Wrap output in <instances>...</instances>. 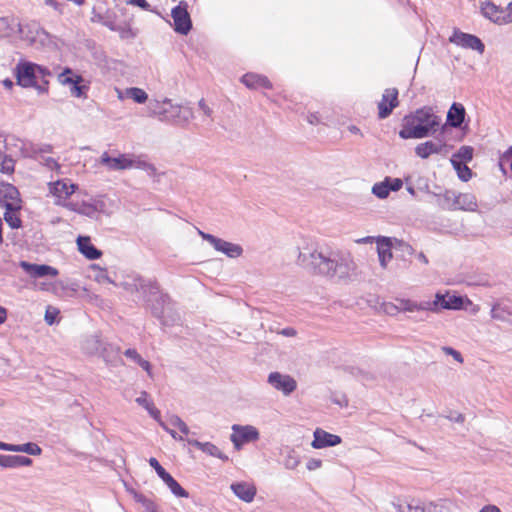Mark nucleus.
<instances>
[{
	"label": "nucleus",
	"instance_id": "obj_33",
	"mask_svg": "<svg viewBox=\"0 0 512 512\" xmlns=\"http://www.w3.org/2000/svg\"><path fill=\"white\" fill-rule=\"evenodd\" d=\"M4 451L9 452H22L33 456H38L42 453L40 446L33 442L25 444H8L4 442Z\"/></svg>",
	"mask_w": 512,
	"mask_h": 512
},
{
	"label": "nucleus",
	"instance_id": "obj_26",
	"mask_svg": "<svg viewBox=\"0 0 512 512\" xmlns=\"http://www.w3.org/2000/svg\"><path fill=\"white\" fill-rule=\"evenodd\" d=\"M446 145L440 142L426 141L415 147V154L421 159H427L432 154H442Z\"/></svg>",
	"mask_w": 512,
	"mask_h": 512
},
{
	"label": "nucleus",
	"instance_id": "obj_15",
	"mask_svg": "<svg viewBox=\"0 0 512 512\" xmlns=\"http://www.w3.org/2000/svg\"><path fill=\"white\" fill-rule=\"evenodd\" d=\"M58 80L63 85H71L70 92L72 96L77 98L86 97L88 87L86 85H81L83 82L82 76L74 75L70 68H66L61 74H59Z\"/></svg>",
	"mask_w": 512,
	"mask_h": 512
},
{
	"label": "nucleus",
	"instance_id": "obj_10",
	"mask_svg": "<svg viewBox=\"0 0 512 512\" xmlns=\"http://www.w3.org/2000/svg\"><path fill=\"white\" fill-rule=\"evenodd\" d=\"M174 30L181 35H187L192 29V21L188 12V4L180 1L171 11Z\"/></svg>",
	"mask_w": 512,
	"mask_h": 512
},
{
	"label": "nucleus",
	"instance_id": "obj_49",
	"mask_svg": "<svg viewBox=\"0 0 512 512\" xmlns=\"http://www.w3.org/2000/svg\"><path fill=\"white\" fill-rule=\"evenodd\" d=\"M159 425L168 432L175 440L182 441L184 440L183 436L178 435L172 426L169 424V418L166 421H159Z\"/></svg>",
	"mask_w": 512,
	"mask_h": 512
},
{
	"label": "nucleus",
	"instance_id": "obj_2",
	"mask_svg": "<svg viewBox=\"0 0 512 512\" xmlns=\"http://www.w3.org/2000/svg\"><path fill=\"white\" fill-rule=\"evenodd\" d=\"M441 125V117L430 106H424L404 116L399 136L402 139H422L434 134Z\"/></svg>",
	"mask_w": 512,
	"mask_h": 512
},
{
	"label": "nucleus",
	"instance_id": "obj_37",
	"mask_svg": "<svg viewBox=\"0 0 512 512\" xmlns=\"http://www.w3.org/2000/svg\"><path fill=\"white\" fill-rule=\"evenodd\" d=\"M102 342L97 335L88 337L83 343V350L89 355H95L100 352Z\"/></svg>",
	"mask_w": 512,
	"mask_h": 512
},
{
	"label": "nucleus",
	"instance_id": "obj_1",
	"mask_svg": "<svg viewBox=\"0 0 512 512\" xmlns=\"http://www.w3.org/2000/svg\"><path fill=\"white\" fill-rule=\"evenodd\" d=\"M297 263L330 279L348 280L357 271L350 253L333 250L328 246L317 247L313 243L298 247Z\"/></svg>",
	"mask_w": 512,
	"mask_h": 512
},
{
	"label": "nucleus",
	"instance_id": "obj_29",
	"mask_svg": "<svg viewBox=\"0 0 512 512\" xmlns=\"http://www.w3.org/2000/svg\"><path fill=\"white\" fill-rule=\"evenodd\" d=\"M79 251L89 260H96L102 253L91 243L89 237L79 236L77 239Z\"/></svg>",
	"mask_w": 512,
	"mask_h": 512
},
{
	"label": "nucleus",
	"instance_id": "obj_22",
	"mask_svg": "<svg viewBox=\"0 0 512 512\" xmlns=\"http://www.w3.org/2000/svg\"><path fill=\"white\" fill-rule=\"evenodd\" d=\"M19 266L33 278H41L45 276L56 277L58 270L52 266L46 264H32L27 261H21Z\"/></svg>",
	"mask_w": 512,
	"mask_h": 512
},
{
	"label": "nucleus",
	"instance_id": "obj_21",
	"mask_svg": "<svg viewBox=\"0 0 512 512\" xmlns=\"http://www.w3.org/2000/svg\"><path fill=\"white\" fill-rule=\"evenodd\" d=\"M314 439L311 442V446L314 449H322L326 447H333L339 445L342 442L340 436L331 434L321 428H317L314 431Z\"/></svg>",
	"mask_w": 512,
	"mask_h": 512
},
{
	"label": "nucleus",
	"instance_id": "obj_36",
	"mask_svg": "<svg viewBox=\"0 0 512 512\" xmlns=\"http://www.w3.org/2000/svg\"><path fill=\"white\" fill-rule=\"evenodd\" d=\"M131 495L133 496V499L142 505L144 511L143 512H159L158 507L156 503L147 498L145 495L135 491L134 489L130 490Z\"/></svg>",
	"mask_w": 512,
	"mask_h": 512
},
{
	"label": "nucleus",
	"instance_id": "obj_6",
	"mask_svg": "<svg viewBox=\"0 0 512 512\" xmlns=\"http://www.w3.org/2000/svg\"><path fill=\"white\" fill-rule=\"evenodd\" d=\"M149 110L151 115L157 117L161 121L169 122H187L192 115L189 108L179 104H174L168 98L162 101L155 100L150 102Z\"/></svg>",
	"mask_w": 512,
	"mask_h": 512
},
{
	"label": "nucleus",
	"instance_id": "obj_62",
	"mask_svg": "<svg viewBox=\"0 0 512 512\" xmlns=\"http://www.w3.org/2000/svg\"><path fill=\"white\" fill-rule=\"evenodd\" d=\"M278 334L283 335L285 337H295L297 335V331L292 327H287L278 331Z\"/></svg>",
	"mask_w": 512,
	"mask_h": 512
},
{
	"label": "nucleus",
	"instance_id": "obj_42",
	"mask_svg": "<svg viewBox=\"0 0 512 512\" xmlns=\"http://www.w3.org/2000/svg\"><path fill=\"white\" fill-rule=\"evenodd\" d=\"M125 356L135 361L141 368H143L151 376V365L147 360H144L135 349H127L124 352Z\"/></svg>",
	"mask_w": 512,
	"mask_h": 512
},
{
	"label": "nucleus",
	"instance_id": "obj_8",
	"mask_svg": "<svg viewBox=\"0 0 512 512\" xmlns=\"http://www.w3.org/2000/svg\"><path fill=\"white\" fill-rule=\"evenodd\" d=\"M431 304L433 307L432 313H440L442 310H460L465 304H471V301L466 297L450 294L449 292H437Z\"/></svg>",
	"mask_w": 512,
	"mask_h": 512
},
{
	"label": "nucleus",
	"instance_id": "obj_64",
	"mask_svg": "<svg viewBox=\"0 0 512 512\" xmlns=\"http://www.w3.org/2000/svg\"><path fill=\"white\" fill-rule=\"evenodd\" d=\"M102 24L113 31L118 30V27H117L115 21L112 20L108 15L105 17L104 21H102Z\"/></svg>",
	"mask_w": 512,
	"mask_h": 512
},
{
	"label": "nucleus",
	"instance_id": "obj_18",
	"mask_svg": "<svg viewBox=\"0 0 512 512\" xmlns=\"http://www.w3.org/2000/svg\"><path fill=\"white\" fill-rule=\"evenodd\" d=\"M399 105L398 90L396 88H387L382 94V98L378 103L379 119H386L392 111Z\"/></svg>",
	"mask_w": 512,
	"mask_h": 512
},
{
	"label": "nucleus",
	"instance_id": "obj_45",
	"mask_svg": "<svg viewBox=\"0 0 512 512\" xmlns=\"http://www.w3.org/2000/svg\"><path fill=\"white\" fill-rule=\"evenodd\" d=\"M131 169H141L147 171L150 175L156 173V168L151 163L141 160L138 157L131 155Z\"/></svg>",
	"mask_w": 512,
	"mask_h": 512
},
{
	"label": "nucleus",
	"instance_id": "obj_48",
	"mask_svg": "<svg viewBox=\"0 0 512 512\" xmlns=\"http://www.w3.org/2000/svg\"><path fill=\"white\" fill-rule=\"evenodd\" d=\"M168 418H169L170 426H172L173 428L179 429V431L183 435L187 436L190 433L189 427L187 426V424L179 416H177V415H170Z\"/></svg>",
	"mask_w": 512,
	"mask_h": 512
},
{
	"label": "nucleus",
	"instance_id": "obj_54",
	"mask_svg": "<svg viewBox=\"0 0 512 512\" xmlns=\"http://www.w3.org/2000/svg\"><path fill=\"white\" fill-rule=\"evenodd\" d=\"M43 3L46 6L52 7L58 14L62 15L64 13V6L57 0H43Z\"/></svg>",
	"mask_w": 512,
	"mask_h": 512
},
{
	"label": "nucleus",
	"instance_id": "obj_14",
	"mask_svg": "<svg viewBox=\"0 0 512 512\" xmlns=\"http://www.w3.org/2000/svg\"><path fill=\"white\" fill-rule=\"evenodd\" d=\"M391 504L397 512H430L432 507H436L434 502L422 505L419 500L411 497H394Z\"/></svg>",
	"mask_w": 512,
	"mask_h": 512
},
{
	"label": "nucleus",
	"instance_id": "obj_12",
	"mask_svg": "<svg viewBox=\"0 0 512 512\" xmlns=\"http://www.w3.org/2000/svg\"><path fill=\"white\" fill-rule=\"evenodd\" d=\"M233 433L230 440L236 450H240L245 443L257 441L259 439V431L252 425H238L232 426Z\"/></svg>",
	"mask_w": 512,
	"mask_h": 512
},
{
	"label": "nucleus",
	"instance_id": "obj_3",
	"mask_svg": "<svg viewBox=\"0 0 512 512\" xmlns=\"http://www.w3.org/2000/svg\"><path fill=\"white\" fill-rule=\"evenodd\" d=\"M125 288L131 292L141 291L147 297L146 302L152 314L159 319L164 318L165 312L170 310L169 296L161 293L155 283L137 279L133 284H126Z\"/></svg>",
	"mask_w": 512,
	"mask_h": 512
},
{
	"label": "nucleus",
	"instance_id": "obj_43",
	"mask_svg": "<svg viewBox=\"0 0 512 512\" xmlns=\"http://www.w3.org/2000/svg\"><path fill=\"white\" fill-rule=\"evenodd\" d=\"M126 97L133 99L136 103H145L148 99L147 93L138 87H131L125 90Z\"/></svg>",
	"mask_w": 512,
	"mask_h": 512
},
{
	"label": "nucleus",
	"instance_id": "obj_46",
	"mask_svg": "<svg viewBox=\"0 0 512 512\" xmlns=\"http://www.w3.org/2000/svg\"><path fill=\"white\" fill-rule=\"evenodd\" d=\"M372 193L379 199H386L390 194V188L387 184L386 179L383 181L377 182L372 187Z\"/></svg>",
	"mask_w": 512,
	"mask_h": 512
},
{
	"label": "nucleus",
	"instance_id": "obj_58",
	"mask_svg": "<svg viewBox=\"0 0 512 512\" xmlns=\"http://www.w3.org/2000/svg\"><path fill=\"white\" fill-rule=\"evenodd\" d=\"M198 107L203 112L204 116L212 118V109L207 105L204 99L198 102Z\"/></svg>",
	"mask_w": 512,
	"mask_h": 512
},
{
	"label": "nucleus",
	"instance_id": "obj_30",
	"mask_svg": "<svg viewBox=\"0 0 512 512\" xmlns=\"http://www.w3.org/2000/svg\"><path fill=\"white\" fill-rule=\"evenodd\" d=\"M465 108L460 103H453L447 113V124L451 127H460L465 119Z\"/></svg>",
	"mask_w": 512,
	"mask_h": 512
},
{
	"label": "nucleus",
	"instance_id": "obj_57",
	"mask_svg": "<svg viewBox=\"0 0 512 512\" xmlns=\"http://www.w3.org/2000/svg\"><path fill=\"white\" fill-rule=\"evenodd\" d=\"M322 466V461L320 459L316 458H310L307 463L306 467L309 471H314L319 469Z\"/></svg>",
	"mask_w": 512,
	"mask_h": 512
},
{
	"label": "nucleus",
	"instance_id": "obj_27",
	"mask_svg": "<svg viewBox=\"0 0 512 512\" xmlns=\"http://www.w3.org/2000/svg\"><path fill=\"white\" fill-rule=\"evenodd\" d=\"M241 82L249 89L272 88V83L266 76L255 73H247L243 75L241 78Z\"/></svg>",
	"mask_w": 512,
	"mask_h": 512
},
{
	"label": "nucleus",
	"instance_id": "obj_13",
	"mask_svg": "<svg viewBox=\"0 0 512 512\" xmlns=\"http://www.w3.org/2000/svg\"><path fill=\"white\" fill-rule=\"evenodd\" d=\"M5 208L3 219L12 229H19L22 227V220L20 218V210L22 209V200L20 192L16 193L13 199H7L1 205Z\"/></svg>",
	"mask_w": 512,
	"mask_h": 512
},
{
	"label": "nucleus",
	"instance_id": "obj_38",
	"mask_svg": "<svg viewBox=\"0 0 512 512\" xmlns=\"http://www.w3.org/2000/svg\"><path fill=\"white\" fill-rule=\"evenodd\" d=\"M163 482L176 497H189V493L170 474L163 480Z\"/></svg>",
	"mask_w": 512,
	"mask_h": 512
},
{
	"label": "nucleus",
	"instance_id": "obj_24",
	"mask_svg": "<svg viewBox=\"0 0 512 512\" xmlns=\"http://www.w3.org/2000/svg\"><path fill=\"white\" fill-rule=\"evenodd\" d=\"M480 10L482 15L497 25H505L503 8L491 1L481 2Z\"/></svg>",
	"mask_w": 512,
	"mask_h": 512
},
{
	"label": "nucleus",
	"instance_id": "obj_50",
	"mask_svg": "<svg viewBox=\"0 0 512 512\" xmlns=\"http://www.w3.org/2000/svg\"><path fill=\"white\" fill-rule=\"evenodd\" d=\"M95 215L98 213H106V201L104 198H95L92 200Z\"/></svg>",
	"mask_w": 512,
	"mask_h": 512
},
{
	"label": "nucleus",
	"instance_id": "obj_32",
	"mask_svg": "<svg viewBox=\"0 0 512 512\" xmlns=\"http://www.w3.org/2000/svg\"><path fill=\"white\" fill-rule=\"evenodd\" d=\"M32 459L25 456L2 455L0 454V466L3 468H16L21 466H31Z\"/></svg>",
	"mask_w": 512,
	"mask_h": 512
},
{
	"label": "nucleus",
	"instance_id": "obj_51",
	"mask_svg": "<svg viewBox=\"0 0 512 512\" xmlns=\"http://www.w3.org/2000/svg\"><path fill=\"white\" fill-rule=\"evenodd\" d=\"M457 156L466 162L471 161L473 157V149L469 146H462L459 149Z\"/></svg>",
	"mask_w": 512,
	"mask_h": 512
},
{
	"label": "nucleus",
	"instance_id": "obj_11",
	"mask_svg": "<svg viewBox=\"0 0 512 512\" xmlns=\"http://www.w3.org/2000/svg\"><path fill=\"white\" fill-rule=\"evenodd\" d=\"M199 235L202 237V239L208 241L216 251L225 254L229 258H238L243 253V248L238 244L225 241L212 234H208L200 230Z\"/></svg>",
	"mask_w": 512,
	"mask_h": 512
},
{
	"label": "nucleus",
	"instance_id": "obj_19",
	"mask_svg": "<svg viewBox=\"0 0 512 512\" xmlns=\"http://www.w3.org/2000/svg\"><path fill=\"white\" fill-rule=\"evenodd\" d=\"M100 164L110 171H121L131 169V154L121 153L111 157L107 152L102 153Z\"/></svg>",
	"mask_w": 512,
	"mask_h": 512
},
{
	"label": "nucleus",
	"instance_id": "obj_20",
	"mask_svg": "<svg viewBox=\"0 0 512 512\" xmlns=\"http://www.w3.org/2000/svg\"><path fill=\"white\" fill-rule=\"evenodd\" d=\"M395 238L378 236L376 239L377 244V254L380 266L383 269H387L388 264L391 262L393 258L392 247L395 243Z\"/></svg>",
	"mask_w": 512,
	"mask_h": 512
},
{
	"label": "nucleus",
	"instance_id": "obj_59",
	"mask_svg": "<svg viewBox=\"0 0 512 512\" xmlns=\"http://www.w3.org/2000/svg\"><path fill=\"white\" fill-rule=\"evenodd\" d=\"M130 5L140 7L143 10L149 11L150 4L146 0H128L127 2Z\"/></svg>",
	"mask_w": 512,
	"mask_h": 512
},
{
	"label": "nucleus",
	"instance_id": "obj_63",
	"mask_svg": "<svg viewBox=\"0 0 512 512\" xmlns=\"http://www.w3.org/2000/svg\"><path fill=\"white\" fill-rule=\"evenodd\" d=\"M148 413L159 423L162 421L160 418V411L152 404L148 409Z\"/></svg>",
	"mask_w": 512,
	"mask_h": 512
},
{
	"label": "nucleus",
	"instance_id": "obj_52",
	"mask_svg": "<svg viewBox=\"0 0 512 512\" xmlns=\"http://www.w3.org/2000/svg\"><path fill=\"white\" fill-rule=\"evenodd\" d=\"M391 191H399L403 186V180L400 178L385 177Z\"/></svg>",
	"mask_w": 512,
	"mask_h": 512
},
{
	"label": "nucleus",
	"instance_id": "obj_53",
	"mask_svg": "<svg viewBox=\"0 0 512 512\" xmlns=\"http://www.w3.org/2000/svg\"><path fill=\"white\" fill-rule=\"evenodd\" d=\"M136 402L146 410L153 404V402L148 399V394L145 391L140 393V396L136 398Z\"/></svg>",
	"mask_w": 512,
	"mask_h": 512
},
{
	"label": "nucleus",
	"instance_id": "obj_40",
	"mask_svg": "<svg viewBox=\"0 0 512 512\" xmlns=\"http://www.w3.org/2000/svg\"><path fill=\"white\" fill-rule=\"evenodd\" d=\"M163 482L176 497H189V493L170 474L163 480Z\"/></svg>",
	"mask_w": 512,
	"mask_h": 512
},
{
	"label": "nucleus",
	"instance_id": "obj_17",
	"mask_svg": "<svg viewBox=\"0 0 512 512\" xmlns=\"http://www.w3.org/2000/svg\"><path fill=\"white\" fill-rule=\"evenodd\" d=\"M449 41L462 48L475 50L479 54H483L485 50V46L480 38L458 30L453 32L452 36L449 38Z\"/></svg>",
	"mask_w": 512,
	"mask_h": 512
},
{
	"label": "nucleus",
	"instance_id": "obj_44",
	"mask_svg": "<svg viewBox=\"0 0 512 512\" xmlns=\"http://www.w3.org/2000/svg\"><path fill=\"white\" fill-rule=\"evenodd\" d=\"M15 169V161L0 150V172L3 174H12Z\"/></svg>",
	"mask_w": 512,
	"mask_h": 512
},
{
	"label": "nucleus",
	"instance_id": "obj_25",
	"mask_svg": "<svg viewBox=\"0 0 512 512\" xmlns=\"http://www.w3.org/2000/svg\"><path fill=\"white\" fill-rule=\"evenodd\" d=\"M397 306H393L394 309L399 310L401 312H419V311H428L432 312V304L431 301H421L417 302L411 299H397Z\"/></svg>",
	"mask_w": 512,
	"mask_h": 512
},
{
	"label": "nucleus",
	"instance_id": "obj_16",
	"mask_svg": "<svg viewBox=\"0 0 512 512\" xmlns=\"http://www.w3.org/2000/svg\"><path fill=\"white\" fill-rule=\"evenodd\" d=\"M267 382L275 390L282 392L285 396L290 395L297 388V382L292 376L280 372H271L268 375Z\"/></svg>",
	"mask_w": 512,
	"mask_h": 512
},
{
	"label": "nucleus",
	"instance_id": "obj_5",
	"mask_svg": "<svg viewBox=\"0 0 512 512\" xmlns=\"http://www.w3.org/2000/svg\"><path fill=\"white\" fill-rule=\"evenodd\" d=\"M21 42L26 46L35 48H49L54 49L57 47L56 37L48 33L38 23L32 21L27 23H19L16 42Z\"/></svg>",
	"mask_w": 512,
	"mask_h": 512
},
{
	"label": "nucleus",
	"instance_id": "obj_55",
	"mask_svg": "<svg viewBox=\"0 0 512 512\" xmlns=\"http://www.w3.org/2000/svg\"><path fill=\"white\" fill-rule=\"evenodd\" d=\"M59 311L56 308L48 307L45 313V321L47 324L52 325Z\"/></svg>",
	"mask_w": 512,
	"mask_h": 512
},
{
	"label": "nucleus",
	"instance_id": "obj_23",
	"mask_svg": "<svg viewBox=\"0 0 512 512\" xmlns=\"http://www.w3.org/2000/svg\"><path fill=\"white\" fill-rule=\"evenodd\" d=\"M19 23V19L12 15L0 17V39L16 42Z\"/></svg>",
	"mask_w": 512,
	"mask_h": 512
},
{
	"label": "nucleus",
	"instance_id": "obj_60",
	"mask_svg": "<svg viewBox=\"0 0 512 512\" xmlns=\"http://www.w3.org/2000/svg\"><path fill=\"white\" fill-rule=\"evenodd\" d=\"M394 240H395V243L398 244L404 252H406L409 255L414 254L415 250L411 245L404 243L403 241L398 240L396 238Z\"/></svg>",
	"mask_w": 512,
	"mask_h": 512
},
{
	"label": "nucleus",
	"instance_id": "obj_7",
	"mask_svg": "<svg viewBox=\"0 0 512 512\" xmlns=\"http://www.w3.org/2000/svg\"><path fill=\"white\" fill-rule=\"evenodd\" d=\"M438 204L445 210L475 211L476 198L471 193H459L447 190L442 195H437Z\"/></svg>",
	"mask_w": 512,
	"mask_h": 512
},
{
	"label": "nucleus",
	"instance_id": "obj_28",
	"mask_svg": "<svg viewBox=\"0 0 512 512\" xmlns=\"http://www.w3.org/2000/svg\"><path fill=\"white\" fill-rule=\"evenodd\" d=\"M231 489L239 499L247 503L252 502L256 495L255 486L246 482L234 483Z\"/></svg>",
	"mask_w": 512,
	"mask_h": 512
},
{
	"label": "nucleus",
	"instance_id": "obj_41",
	"mask_svg": "<svg viewBox=\"0 0 512 512\" xmlns=\"http://www.w3.org/2000/svg\"><path fill=\"white\" fill-rule=\"evenodd\" d=\"M18 192V189L6 182H0V205L4 203L7 199H13L16 197V193Z\"/></svg>",
	"mask_w": 512,
	"mask_h": 512
},
{
	"label": "nucleus",
	"instance_id": "obj_39",
	"mask_svg": "<svg viewBox=\"0 0 512 512\" xmlns=\"http://www.w3.org/2000/svg\"><path fill=\"white\" fill-rule=\"evenodd\" d=\"M163 482L176 497H189V493L170 474L163 480Z\"/></svg>",
	"mask_w": 512,
	"mask_h": 512
},
{
	"label": "nucleus",
	"instance_id": "obj_34",
	"mask_svg": "<svg viewBox=\"0 0 512 512\" xmlns=\"http://www.w3.org/2000/svg\"><path fill=\"white\" fill-rule=\"evenodd\" d=\"M50 151L51 146L45 145L43 148L39 149V151H34L35 158L47 169L52 171H59L61 168L60 164L54 158L44 155V153H49Z\"/></svg>",
	"mask_w": 512,
	"mask_h": 512
},
{
	"label": "nucleus",
	"instance_id": "obj_4",
	"mask_svg": "<svg viewBox=\"0 0 512 512\" xmlns=\"http://www.w3.org/2000/svg\"><path fill=\"white\" fill-rule=\"evenodd\" d=\"M50 75L51 73L46 67L29 61H20L15 67L17 83L25 88L35 87L40 93L47 91L46 77Z\"/></svg>",
	"mask_w": 512,
	"mask_h": 512
},
{
	"label": "nucleus",
	"instance_id": "obj_47",
	"mask_svg": "<svg viewBox=\"0 0 512 512\" xmlns=\"http://www.w3.org/2000/svg\"><path fill=\"white\" fill-rule=\"evenodd\" d=\"M451 162L461 180L468 181L471 178L472 172L466 164H463L454 159H452Z\"/></svg>",
	"mask_w": 512,
	"mask_h": 512
},
{
	"label": "nucleus",
	"instance_id": "obj_35",
	"mask_svg": "<svg viewBox=\"0 0 512 512\" xmlns=\"http://www.w3.org/2000/svg\"><path fill=\"white\" fill-rule=\"evenodd\" d=\"M68 210L79 213L81 215H85L90 218L95 217V212L93 208V203L91 202H72V204H69Z\"/></svg>",
	"mask_w": 512,
	"mask_h": 512
},
{
	"label": "nucleus",
	"instance_id": "obj_61",
	"mask_svg": "<svg viewBox=\"0 0 512 512\" xmlns=\"http://www.w3.org/2000/svg\"><path fill=\"white\" fill-rule=\"evenodd\" d=\"M503 15L505 18V24L512 23V1L505 9L503 8Z\"/></svg>",
	"mask_w": 512,
	"mask_h": 512
},
{
	"label": "nucleus",
	"instance_id": "obj_9",
	"mask_svg": "<svg viewBox=\"0 0 512 512\" xmlns=\"http://www.w3.org/2000/svg\"><path fill=\"white\" fill-rule=\"evenodd\" d=\"M49 192L54 197L55 205L69 208V204L73 201H69L70 196L76 191L77 185L71 183L67 179L57 180L48 184Z\"/></svg>",
	"mask_w": 512,
	"mask_h": 512
},
{
	"label": "nucleus",
	"instance_id": "obj_56",
	"mask_svg": "<svg viewBox=\"0 0 512 512\" xmlns=\"http://www.w3.org/2000/svg\"><path fill=\"white\" fill-rule=\"evenodd\" d=\"M443 351L445 352V354L451 355L457 362L463 363L464 359L460 352L456 351L451 347H444Z\"/></svg>",
	"mask_w": 512,
	"mask_h": 512
},
{
	"label": "nucleus",
	"instance_id": "obj_31",
	"mask_svg": "<svg viewBox=\"0 0 512 512\" xmlns=\"http://www.w3.org/2000/svg\"><path fill=\"white\" fill-rule=\"evenodd\" d=\"M188 443L199 450L203 451L204 453L219 458L223 461L228 460V456L225 455L216 445L210 442H200L198 440H188Z\"/></svg>",
	"mask_w": 512,
	"mask_h": 512
}]
</instances>
